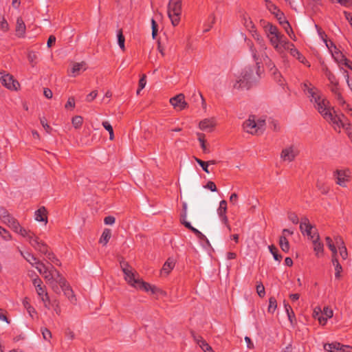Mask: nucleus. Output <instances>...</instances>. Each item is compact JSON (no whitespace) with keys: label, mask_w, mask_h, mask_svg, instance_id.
<instances>
[{"label":"nucleus","mask_w":352,"mask_h":352,"mask_svg":"<svg viewBox=\"0 0 352 352\" xmlns=\"http://www.w3.org/2000/svg\"><path fill=\"white\" fill-rule=\"evenodd\" d=\"M251 51L254 60L256 61V66L254 68L247 67L241 72L240 76H237L234 82L233 83V87L239 89L240 88H248L252 83L256 82L260 77L261 69L260 63L258 60L265 61L269 60V58L262 57V54H264L263 51H259L258 53L255 50L251 47Z\"/></svg>","instance_id":"nucleus-1"},{"label":"nucleus","mask_w":352,"mask_h":352,"mask_svg":"<svg viewBox=\"0 0 352 352\" xmlns=\"http://www.w3.org/2000/svg\"><path fill=\"white\" fill-rule=\"evenodd\" d=\"M260 25L263 28L266 37L275 51L282 58H285V52L287 51V48L289 47L290 42L279 31L278 28L272 23L265 20H261Z\"/></svg>","instance_id":"nucleus-2"},{"label":"nucleus","mask_w":352,"mask_h":352,"mask_svg":"<svg viewBox=\"0 0 352 352\" xmlns=\"http://www.w3.org/2000/svg\"><path fill=\"white\" fill-rule=\"evenodd\" d=\"M303 86V90L314 108L321 116H326L327 111L331 107L329 100L318 88L311 84L306 82Z\"/></svg>","instance_id":"nucleus-3"},{"label":"nucleus","mask_w":352,"mask_h":352,"mask_svg":"<svg viewBox=\"0 0 352 352\" xmlns=\"http://www.w3.org/2000/svg\"><path fill=\"white\" fill-rule=\"evenodd\" d=\"M2 223L8 226L13 232L21 235L30 243V241L34 239L36 235L30 230L24 228L19 221L14 218L12 214H9L6 217Z\"/></svg>","instance_id":"nucleus-4"},{"label":"nucleus","mask_w":352,"mask_h":352,"mask_svg":"<svg viewBox=\"0 0 352 352\" xmlns=\"http://www.w3.org/2000/svg\"><path fill=\"white\" fill-rule=\"evenodd\" d=\"M322 116L332 124L336 131L340 132L341 129L348 130L350 128V124L345 122V116L342 113L338 114L332 107L327 111L326 116Z\"/></svg>","instance_id":"nucleus-5"},{"label":"nucleus","mask_w":352,"mask_h":352,"mask_svg":"<svg viewBox=\"0 0 352 352\" xmlns=\"http://www.w3.org/2000/svg\"><path fill=\"white\" fill-rule=\"evenodd\" d=\"M46 283L49 284L52 289L55 292L58 290V285L63 287L65 285V280L60 274V272L52 265L50 266V269L46 272H44V274L42 275Z\"/></svg>","instance_id":"nucleus-6"},{"label":"nucleus","mask_w":352,"mask_h":352,"mask_svg":"<svg viewBox=\"0 0 352 352\" xmlns=\"http://www.w3.org/2000/svg\"><path fill=\"white\" fill-rule=\"evenodd\" d=\"M242 23L245 28H246V30H248L252 34V36L254 38V40L256 41L259 46V51L264 52V54H262V57L265 56V58H267V54L266 53L267 47L266 45V43L263 38L257 32L251 19L247 15H243L242 19Z\"/></svg>","instance_id":"nucleus-7"},{"label":"nucleus","mask_w":352,"mask_h":352,"mask_svg":"<svg viewBox=\"0 0 352 352\" xmlns=\"http://www.w3.org/2000/svg\"><path fill=\"white\" fill-rule=\"evenodd\" d=\"M244 130L252 135H260L265 130V120L250 116L243 123Z\"/></svg>","instance_id":"nucleus-8"},{"label":"nucleus","mask_w":352,"mask_h":352,"mask_svg":"<svg viewBox=\"0 0 352 352\" xmlns=\"http://www.w3.org/2000/svg\"><path fill=\"white\" fill-rule=\"evenodd\" d=\"M30 245L32 246L35 250L46 256L47 258L52 263L60 266V261L56 258L53 252L48 251L47 245L42 240L39 239L38 236H36L30 241Z\"/></svg>","instance_id":"nucleus-9"},{"label":"nucleus","mask_w":352,"mask_h":352,"mask_svg":"<svg viewBox=\"0 0 352 352\" xmlns=\"http://www.w3.org/2000/svg\"><path fill=\"white\" fill-rule=\"evenodd\" d=\"M182 0H169L168 4V16L173 26L179 25L182 14Z\"/></svg>","instance_id":"nucleus-10"},{"label":"nucleus","mask_w":352,"mask_h":352,"mask_svg":"<svg viewBox=\"0 0 352 352\" xmlns=\"http://www.w3.org/2000/svg\"><path fill=\"white\" fill-rule=\"evenodd\" d=\"M120 265L122 270L124 274V280L131 286L135 288L141 280L139 277V274L131 266H129L127 263L122 262Z\"/></svg>","instance_id":"nucleus-11"},{"label":"nucleus","mask_w":352,"mask_h":352,"mask_svg":"<svg viewBox=\"0 0 352 352\" xmlns=\"http://www.w3.org/2000/svg\"><path fill=\"white\" fill-rule=\"evenodd\" d=\"M333 179L336 184L346 187L352 178V171L349 168H340L336 170L333 173Z\"/></svg>","instance_id":"nucleus-12"},{"label":"nucleus","mask_w":352,"mask_h":352,"mask_svg":"<svg viewBox=\"0 0 352 352\" xmlns=\"http://www.w3.org/2000/svg\"><path fill=\"white\" fill-rule=\"evenodd\" d=\"M0 82L2 85L11 91H17L20 87L19 82L10 74L0 72Z\"/></svg>","instance_id":"nucleus-13"},{"label":"nucleus","mask_w":352,"mask_h":352,"mask_svg":"<svg viewBox=\"0 0 352 352\" xmlns=\"http://www.w3.org/2000/svg\"><path fill=\"white\" fill-rule=\"evenodd\" d=\"M298 148L294 145H289L285 147L280 155V159L285 162H292L298 155Z\"/></svg>","instance_id":"nucleus-14"},{"label":"nucleus","mask_w":352,"mask_h":352,"mask_svg":"<svg viewBox=\"0 0 352 352\" xmlns=\"http://www.w3.org/2000/svg\"><path fill=\"white\" fill-rule=\"evenodd\" d=\"M324 349L328 352H352V348L350 346L342 344L338 342L324 344Z\"/></svg>","instance_id":"nucleus-15"},{"label":"nucleus","mask_w":352,"mask_h":352,"mask_svg":"<svg viewBox=\"0 0 352 352\" xmlns=\"http://www.w3.org/2000/svg\"><path fill=\"white\" fill-rule=\"evenodd\" d=\"M227 201L226 200H221L219 203V206L217 208V214L222 223H223L228 228V231H231V227L228 222V219L226 215L227 212Z\"/></svg>","instance_id":"nucleus-16"},{"label":"nucleus","mask_w":352,"mask_h":352,"mask_svg":"<svg viewBox=\"0 0 352 352\" xmlns=\"http://www.w3.org/2000/svg\"><path fill=\"white\" fill-rule=\"evenodd\" d=\"M169 102L176 111H182L188 107V103L186 102L183 94H177L170 98Z\"/></svg>","instance_id":"nucleus-17"},{"label":"nucleus","mask_w":352,"mask_h":352,"mask_svg":"<svg viewBox=\"0 0 352 352\" xmlns=\"http://www.w3.org/2000/svg\"><path fill=\"white\" fill-rule=\"evenodd\" d=\"M312 243L314 251L317 257H321L324 252V245L320 240L319 235H314L312 236Z\"/></svg>","instance_id":"nucleus-18"},{"label":"nucleus","mask_w":352,"mask_h":352,"mask_svg":"<svg viewBox=\"0 0 352 352\" xmlns=\"http://www.w3.org/2000/svg\"><path fill=\"white\" fill-rule=\"evenodd\" d=\"M216 125V121L214 118H206L200 121L199 128L204 131H212Z\"/></svg>","instance_id":"nucleus-19"},{"label":"nucleus","mask_w":352,"mask_h":352,"mask_svg":"<svg viewBox=\"0 0 352 352\" xmlns=\"http://www.w3.org/2000/svg\"><path fill=\"white\" fill-rule=\"evenodd\" d=\"M322 316L318 318V322L324 326L327 324L328 319L333 317V311L329 307H324L323 310H322Z\"/></svg>","instance_id":"nucleus-20"},{"label":"nucleus","mask_w":352,"mask_h":352,"mask_svg":"<svg viewBox=\"0 0 352 352\" xmlns=\"http://www.w3.org/2000/svg\"><path fill=\"white\" fill-rule=\"evenodd\" d=\"M331 55L335 61L338 64L340 69H342V67L349 60L338 49L336 51H332Z\"/></svg>","instance_id":"nucleus-21"},{"label":"nucleus","mask_w":352,"mask_h":352,"mask_svg":"<svg viewBox=\"0 0 352 352\" xmlns=\"http://www.w3.org/2000/svg\"><path fill=\"white\" fill-rule=\"evenodd\" d=\"M34 219L37 221L44 222L45 225L47 223V212L44 206L39 208L35 211Z\"/></svg>","instance_id":"nucleus-22"},{"label":"nucleus","mask_w":352,"mask_h":352,"mask_svg":"<svg viewBox=\"0 0 352 352\" xmlns=\"http://www.w3.org/2000/svg\"><path fill=\"white\" fill-rule=\"evenodd\" d=\"M16 35L19 37H24L26 31L25 24L21 17H18L16 23Z\"/></svg>","instance_id":"nucleus-23"},{"label":"nucleus","mask_w":352,"mask_h":352,"mask_svg":"<svg viewBox=\"0 0 352 352\" xmlns=\"http://www.w3.org/2000/svg\"><path fill=\"white\" fill-rule=\"evenodd\" d=\"M20 254L23 257V258L32 267H36V265L40 261L38 258H37L34 254L29 252H23V251L20 250Z\"/></svg>","instance_id":"nucleus-24"},{"label":"nucleus","mask_w":352,"mask_h":352,"mask_svg":"<svg viewBox=\"0 0 352 352\" xmlns=\"http://www.w3.org/2000/svg\"><path fill=\"white\" fill-rule=\"evenodd\" d=\"M336 243L338 246V249L340 256L342 258L343 260L346 259L348 256V253L343 240L341 238L337 237L336 239Z\"/></svg>","instance_id":"nucleus-25"},{"label":"nucleus","mask_w":352,"mask_h":352,"mask_svg":"<svg viewBox=\"0 0 352 352\" xmlns=\"http://www.w3.org/2000/svg\"><path fill=\"white\" fill-rule=\"evenodd\" d=\"M87 67L85 62L74 63L71 69L72 76H76L82 72L85 71Z\"/></svg>","instance_id":"nucleus-26"},{"label":"nucleus","mask_w":352,"mask_h":352,"mask_svg":"<svg viewBox=\"0 0 352 352\" xmlns=\"http://www.w3.org/2000/svg\"><path fill=\"white\" fill-rule=\"evenodd\" d=\"M175 265V261L173 258H168L167 261L164 263L162 269L161 270L162 274H165L166 275L169 274V273L173 270Z\"/></svg>","instance_id":"nucleus-27"},{"label":"nucleus","mask_w":352,"mask_h":352,"mask_svg":"<svg viewBox=\"0 0 352 352\" xmlns=\"http://www.w3.org/2000/svg\"><path fill=\"white\" fill-rule=\"evenodd\" d=\"M197 136L198 141L200 143L201 148L202 149V151L204 153L208 154L210 153V148H209V144L206 142L205 140V134L202 133H197Z\"/></svg>","instance_id":"nucleus-28"},{"label":"nucleus","mask_w":352,"mask_h":352,"mask_svg":"<svg viewBox=\"0 0 352 352\" xmlns=\"http://www.w3.org/2000/svg\"><path fill=\"white\" fill-rule=\"evenodd\" d=\"M267 61L269 62L268 67L270 69L272 74L274 75V80L277 81L280 85H282V76L277 71V69L276 68L275 65L271 63V60H265V63L267 64Z\"/></svg>","instance_id":"nucleus-29"},{"label":"nucleus","mask_w":352,"mask_h":352,"mask_svg":"<svg viewBox=\"0 0 352 352\" xmlns=\"http://www.w3.org/2000/svg\"><path fill=\"white\" fill-rule=\"evenodd\" d=\"M111 236V231L109 228L104 229L99 242L104 245H107Z\"/></svg>","instance_id":"nucleus-30"},{"label":"nucleus","mask_w":352,"mask_h":352,"mask_svg":"<svg viewBox=\"0 0 352 352\" xmlns=\"http://www.w3.org/2000/svg\"><path fill=\"white\" fill-rule=\"evenodd\" d=\"M153 288H155L154 285H151L149 283L143 281L142 279L135 287L137 289L143 290L146 292H151V294H153Z\"/></svg>","instance_id":"nucleus-31"},{"label":"nucleus","mask_w":352,"mask_h":352,"mask_svg":"<svg viewBox=\"0 0 352 352\" xmlns=\"http://www.w3.org/2000/svg\"><path fill=\"white\" fill-rule=\"evenodd\" d=\"M300 229L302 232V234L305 235V232L307 230H312L313 226L310 224L309 219L307 217H303L301 219Z\"/></svg>","instance_id":"nucleus-32"},{"label":"nucleus","mask_w":352,"mask_h":352,"mask_svg":"<svg viewBox=\"0 0 352 352\" xmlns=\"http://www.w3.org/2000/svg\"><path fill=\"white\" fill-rule=\"evenodd\" d=\"M279 245L281 250L285 252H288L289 250V243L285 235H282L279 239Z\"/></svg>","instance_id":"nucleus-33"},{"label":"nucleus","mask_w":352,"mask_h":352,"mask_svg":"<svg viewBox=\"0 0 352 352\" xmlns=\"http://www.w3.org/2000/svg\"><path fill=\"white\" fill-rule=\"evenodd\" d=\"M283 29L286 32V33L292 38L293 40H296V36L294 34L293 30L289 24V23L287 20H283V25H282Z\"/></svg>","instance_id":"nucleus-34"},{"label":"nucleus","mask_w":352,"mask_h":352,"mask_svg":"<svg viewBox=\"0 0 352 352\" xmlns=\"http://www.w3.org/2000/svg\"><path fill=\"white\" fill-rule=\"evenodd\" d=\"M0 236L5 241H10L12 239V236L10 232L0 226Z\"/></svg>","instance_id":"nucleus-35"},{"label":"nucleus","mask_w":352,"mask_h":352,"mask_svg":"<svg viewBox=\"0 0 352 352\" xmlns=\"http://www.w3.org/2000/svg\"><path fill=\"white\" fill-rule=\"evenodd\" d=\"M284 307H285V311L287 313L288 319L292 323L293 320H295L294 312L293 311L292 308L291 307V306L287 302H286L285 301H284Z\"/></svg>","instance_id":"nucleus-36"},{"label":"nucleus","mask_w":352,"mask_h":352,"mask_svg":"<svg viewBox=\"0 0 352 352\" xmlns=\"http://www.w3.org/2000/svg\"><path fill=\"white\" fill-rule=\"evenodd\" d=\"M182 223L185 226L186 228H188L193 233H195L197 237H199L200 239H202L203 237H204V235L201 232H199L197 229L192 227L190 222L184 221H182Z\"/></svg>","instance_id":"nucleus-37"},{"label":"nucleus","mask_w":352,"mask_h":352,"mask_svg":"<svg viewBox=\"0 0 352 352\" xmlns=\"http://www.w3.org/2000/svg\"><path fill=\"white\" fill-rule=\"evenodd\" d=\"M265 3L267 9L274 15H275L278 11H280V10L277 8L276 5H274L271 1L270 0H265Z\"/></svg>","instance_id":"nucleus-38"},{"label":"nucleus","mask_w":352,"mask_h":352,"mask_svg":"<svg viewBox=\"0 0 352 352\" xmlns=\"http://www.w3.org/2000/svg\"><path fill=\"white\" fill-rule=\"evenodd\" d=\"M333 265L335 267V277L338 279H339L341 276V272L342 271V267L341 265L340 264L338 260H336L334 258L333 262H332Z\"/></svg>","instance_id":"nucleus-39"},{"label":"nucleus","mask_w":352,"mask_h":352,"mask_svg":"<svg viewBox=\"0 0 352 352\" xmlns=\"http://www.w3.org/2000/svg\"><path fill=\"white\" fill-rule=\"evenodd\" d=\"M83 122V118L80 116H76L72 118V123L75 129H79L81 127Z\"/></svg>","instance_id":"nucleus-40"},{"label":"nucleus","mask_w":352,"mask_h":352,"mask_svg":"<svg viewBox=\"0 0 352 352\" xmlns=\"http://www.w3.org/2000/svg\"><path fill=\"white\" fill-rule=\"evenodd\" d=\"M117 37H118V43L120 47L122 49V51H124L125 50V45H124L125 38L122 34V31L121 30L118 31Z\"/></svg>","instance_id":"nucleus-41"},{"label":"nucleus","mask_w":352,"mask_h":352,"mask_svg":"<svg viewBox=\"0 0 352 352\" xmlns=\"http://www.w3.org/2000/svg\"><path fill=\"white\" fill-rule=\"evenodd\" d=\"M325 75H326L328 80L329 81V85H331V84L335 85V83L339 82L336 76L331 71H329L327 68L325 69Z\"/></svg>","instance_id":"nucleus-42"},{"label":"nucleus","mask_w":352,"mask_h":352,"mask_svg":"<svg viewBox=\"0 0 352 352\" xmlns=\"http://www.w3.org/2000/svg\"><path fill=\"white\" fill-rule=\"evenodd\" d=\"M277 307V302L274 297H271L269 299L268 312L274 313Z\"/></svg>","instance_id":"nucleus-43"},{"label":"nucleus","mask_w":352,"mask_h":352,"mask_svg":"<svg viewBox=\"0 0 352 352\" xmlns=\"http://www.w3.org/2000/svg\"><path fill=\"white\" fill-rule=\"evenodd\" d=\"M195 160L197 162V164L202 168L203 170L206 173H210V170L208 168V163L207 162H204L196 157H194Z\"/></svg>","instance_id":"nucleus-44"},{"label":"nucleus","mask_w":352,"mask_h":352,"mask_svg":"<svg viewBox=\"0 0 352 352\" xmlns=\"http://www.w3.org/2000/svg\"><path fill=\"white\" fill-rule=\"evenodd\" d=\"M35 268L38 270L40 274L43 275L44 272H46L50 269V266H46L43 262L40 261L36 265Z\"/></svg>","instance_id":"nucleus-45"},{"label":"nucleus","mask_w":352,"mask_h":352,"mask_svg":"<svg viewBox=\"0 0 352 352\" xmlns=\"http://www.w3.org/2000/svg\"><path fill=\"white\" fill-rule=\"evenodd\" d=\"M269 250L271 254L273 255L274 258L277 261H280L282 256L278 254L277 248L274 245H270Z\"/></svg>","instance_id":"nucleus-46"},{"label":"nucleus","mask_w":352,"mask_h":352,"mask_svg":"<svg viewBox=\"0 0 352 352\" xmlns=\"http://www.w3.org/2000/svg\"><path fill=\"white\" fill-rule=\"evenodd\" d=\"M192 337H193V340L194 341L196 342V344L200 347L201 348V346H203V345L207 342L204 338L202 336H199V335H197V334H195V333H192Z\"/></svg>","instance_id":"nucleus-47"},{"label":"nucleus","mask_w":352,"mask_h":352,"mask_svg":"<svg viewBox=\"0 0 352 352\" xmlns=\"http://www.w3.org/2000/svg\"><path fill=\"white\" fill-rule=\"evenodd\" d=\"M287 51H289L290 54L296 58L300 54V52L295 47L294 45L292 43H290L289 47L287 48Z\"/></svg>","instance_id":"nucleus-48"},{"label":"nucleus","mask_w":352,"mask_h":352,"mask_svg":"<svg viewBox=\"0 0 352 352\" xmlns=\"http://www.w3.org/2000/svg\"><path fill=\"white\" fill-rule=\"evenodd\" d=\"M40 298H41V301L43 302L44 307L45 308H47V309H50L52 301L50 300L48 294L43 296V297H41Z\"/></svg>","instance_id":"nucleus-49"},{"label":"nucleus","mask_w":352,"mask_h":352,"mask_svg":"<svg viewBox=\"0 0 352 352\" xmlns=\"http://www.w3.org/2000/svg\"><path fill=\"white\" fill-rule=\"evenodd\" d=\"M41 333L44 340L48 342L50 341V339L52 338V333L49 329H47V328H42Z\"/></svg>","instance_id":"nucleus-50"},{"label":"nucleus","mask_w":352,"mask_h":352,"mask_svg":"<svg viewBox=\"0 0 352 352\" xmlns=\"http://www.w3.org/2000/svg\"><path fill=\"white\" fill-rule=\"evenodd\" d=\"M40 122L46 132L50 133L52 131V128L47 124L46 118L45 117L40 118Z\"/></svg>","instance_id":"nucleus-51"},{"label":"nucleus","mask_w":352,"mask_h":352,"mask_svg":"<svg viewBox=\"0 0 352 352\" xmlns=\"http://www.w3.org/2000/svg\"><path fill=\"white\" fill-rule=\"evenodd\" d=\"M35 289H36V292L37 295L39 296V298H41L43 296L47 294V292L46 291V287L45 285L36 287Z\"/></svg>","instance_id":"nucleus-52"},{"label":"nucleus","mask_w":352,"mask_h":352,"mask_svg":"<svg viewBox=\"0 0 352 352\" xmlns=\"http://www.w3.org/2000/svg\"><path fill=\"white\" fill-rule=\"evenodd\" d=\"M51 308L54 309L57 315H60L61 309L59 306V302L56 300H52Z\"/></svg>","instance_id":"nucleus-53"},{"label":"nucleus","mask_w":352,"mask_h":352,"mask_svg":"<svg viewBox=\"0 0 352 352\" xmlns=\"http://www.w3.org/2000/svg\"><path fill=\"white\" fill-rule=\"evenodd\" d=\"M256 292L260 297H263L265 294V287L263 285L260 283L256 285Z\"/></svg>","instance_id":"nucleus-54"},{"label":"nucleus","mask_w":352,"mask_h":352,"mask_svg":"<svg viewBox=\"0 0 352 352\" xmlns=\"http://www.w3.org/2000/svg\"><path fill=\"white\" fill-rule=\"evenodd\" d=\"M230 203L233 206H238L239 204V196L236 193L231 194L230 199Z\"/></svg>","instance_id":"nucleus-55"},{"label":"nucleus","mask_w":352,"mask_h":352,"mask_svg":"<svg viewBox=\"0 0 352 352\" xmlns=\"http://www.w3.org/2000/svg\"><path fill=\"white\" fill-rule=\"evenodd\" d=\"M32 284L35 288L44 285L42 280L37 275H35L32 278Z\"/></svg>","instance_id":"nucleus-56"},{"label":"nucleus","mask_w":352,"mask_h":352,"mask_svg":"<svg viewBox=\"0 0 352 352\" xmlns=\"http://www.w3.org/2000/svg\"><path fill=\"white\" fill-rule=\"evenodd\" d=\"M153 294H155L157 296H166V292L155 286V288H153Z\"/></svg>","instance_id":"nucleus-57"},{"label":"nucleus","mask_w":352,"mask_h":352,"mask_svg":"<svg viewBox=\"0 0 352 352\" xmlns=\"http://www.w3.org/2000/svg\"><path fill=\"white\" fill-rule=\"evenodd\" d=\"M312 316H313V318H314L315 319H317L318 320V318H320V316H322V309L320 307H316L314 309Z\"/></svg>","instance_id":"nucleus-58"},{"label":"nucleus","mask_w":352,"mask_h":352,"mask_svg":"<svg viewBox=\"0 0 352 352\" xmlns=\"http://www.w3.org/2000/svg\"><path fill=\"white\" fill-rule=\"evenodd\" d=\"M277 20L278 21L279 23L282 25H283V20H286V19L284 16L283 12H282L280 10L278 11L277 13L274 15Z\"/></svg>","instance_id":"nucleus-59"},{"label":"nucleus","mask_w":352,"mask_h":352,"mask_svg":"<svg viewBox=\"0 0 352 352\" xmlns=\"http://www.w3.org/2000/svg\"><path fill=\"white\" fill-rule=\"evenodd\" d=\"M151 24H152V36H153V38H155L157 34V25L153 19H152V20H151Z\"/></svg>","instance_id":"nucleus-60"},{"label":"nucleus","mask_w":352,"mask_h":352,"mask_svg":"<svg viewBox=\"0 0 352 352\" xmlns=\"http://www.w3.org/2000/svg\"><path fill=\"white\" fill-rule=\"evenodd\" d=\"M305 234H306L311 241H312V236H314V235H319V234L317 232L316 230L313 228L312 230H307Z\"/></svg>","instance_id":"nucleus-61"},{"label":"nucleus","mask_w":352,"mask_h":352,"mask_svg":"<svg viewBox=\"0 0 352 352\" xmlns=\"http://www.w3.org/2000/svg\"><path fill=\"white\" fill-rule=\"evenodd\" d=\"M0 28L4 32L8 31L9 29V25L4 18H3L2 21L0 22Z\"/></svg>","instance_id":"nucleus-62"},{"label":"nucleus","mask_w":352,"mask_h":352,"mask_svg":"<svg viewBox=\"0 0 352 352\" xmlns=\"http://www.w3.org/2000/svg\"><path fill=\"white\" fill-rule=\"evenodd\" d=\"M10 214L7 210L5 208L0 207V220L3 221V220Z\"/></svg>","instance_id":"nucleus-63"},{"label":"nucleus","mask_w":352,"mask_h":352,"mask_svg":"<svg viewBox=\"0 0 352 352\" xmlns=\"http://www.w3.org/2000/svg\"><path fill=\"white\" fill-rule=\"evenodd\" d=\"M28 60L33 63L37 59V55L34 52H30L28 54Z\"/></svg>","instance_id":"nucleus-64"}]
</instances>
